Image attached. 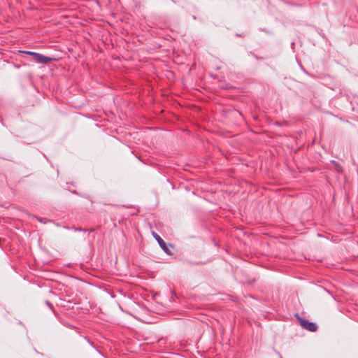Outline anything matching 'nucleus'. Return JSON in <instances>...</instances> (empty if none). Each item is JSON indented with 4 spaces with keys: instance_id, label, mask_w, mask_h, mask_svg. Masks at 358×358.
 Instances as JSON below:
<instances>
[{
    "instance_id": "obj_6",
    "label": "nucleus",
    "mask_w": 358,
    "mask_h": 358,
    "mask_svg": "<svg viewBox=\"0 0 358 358\" xmlns=\"http://www.w3.org/2000/svg\"><path fill=\"white\" fill-rule=\"evenodd\" d=\"M76 231H84V229H83L82 228H76L75 229Z\"/></svg>"
},
{
    "instance_id": "obj_4",
    "label": "nucleus",
    "mask_w": 358,
    "mask_h": 358,
    "mask_svg": "<svg viewBox=\"0 0 358 358\" xmlns=\"http://www.w3.org/2000/svg\"><path fill=\"white\" fill-rule=\"evenodd\" d=\"M24 53H25L27 55H31V53H35V52H31V51H24Z\"/></svg>"
},
{
    "instance_id": "obj_5",
    "label": "nucleus",
    "mask_w": 358,
    "mask_h": 358,
    "mask_svg": "<svg viewBox=\"0 0 358 358\" xmlns=\"http://www.w3.org/2000/svg\"><path fill=\"white\" fill-rule=\"evenodd\" d=\"M45 303L47 304V306H48L50 308H51L52 305L48 301H46Z\"/></svg>"
},
{
    "instance_id": "obj_3",
    "label": "nucleus",
    "mask_w": 358,
    "mask_h": 358,
    "mask_svg": "<svg viewBox=\"0 0 358 358\" xmlns=\"http://www.w3.org/2000/svg\"><path fill=\"white\" fill-rule=\"evenodd\" d=\"M153 236L156 241L158 242L159 246L167 254L171 255L170 250L167 248L165 242L163 241V239L156 233H153Z\"/></svg>"
},
{
    "instance_id": "obj_1",
    "label": "nucleus",
    "mask_w": 358,
    "mask_h": 358,
    "mask_svg": "<svg viewBox=\"0 0 358 358\" xmlns=\"http://www.w3.org/2000/svg\"><path fill=\"white\" fill-rule=\"evenodd\" d=\"M31 56L33 57V59L36 62L43 64H46L54 59L53 58L44 56L37 52L31 53Z\"/></svg>"
},
{
    "instance_id": "obj_2",
    "label": "nucleus",
    "mask_w": 358,
    "mask_h": 358,
    "mask_svg": "<svg viewBox=\"0 0 358 358\" xmlns=\"http://www.w3.org/2000/svg\"><path fill=\"white\" fill-rule=\"evenodd\" d=\"M300 324L303 328L312 332L315 331L317 329V326L315 323L309 322L305 319H301Z\"/></svg>"
},
{
    "instance_id": "obj_7",
    "label": "nucleus",
    "mask_w": 358,
    "mask_h": 358,
    "mask_svg": "<svg viewBox=\"0 0 358 358\" xmlns=\"http://www.w3.org/2000/svg\"><path fill=\"white\" fill-rule=\"evenodd\" d=\"M40 222H42V219L41 218H38V219Z\"/></svg>"
},
{
    "instance_id": "obj_8",
    "label": "nucleus",
    "mask_w": 358,
    "mask_h": 358,
    "mask_svg": "<svg viewBox=\"0 0 358 358\" xmlns=\"http://www.w3.org/2000/svg\"><path fill=\"white\" fill-rule=\"evenodd\" d=\"M280 358H282V357H280Z\"/></svg>"
}]
</instances>
